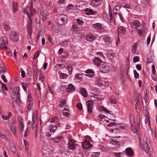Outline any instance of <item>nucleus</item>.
Returning a JSON list of instances; mask_svg holds the SVG:
<instances>
[{
    "mask_svg": "<svg viewBox=\"0 0 157 157\" xmlns=\"http://www.w3.org/2000/svg\"><path fill=\"white\" fill-rule=\"evenodd\" d=\"M75 89L74 86L72 84H70L66 88V91L68 92H71L73 91Z\"/></svg>",
    "mask_w": 157,
    "mask_h": 157,
    "instance_id": "24",
    "label": "nucleus"
},
{
    "mask_svg": "<svg viewBox=\"0 0 157 157\" xmlns=\"http://www.w3.org/2000/svg\"><path fill=\"white\" fill-rule=\"evenodd\" d=\"M137 47L138 45L136 43H135L132 44L131 50L132 54H135V53Z\"/></svg>",
    "mask_w": 157,
    "mask_h": 157,
    "instance_id": "29",
    "label": "nucleus"
},
{
    "mask_svg": "<svg viewBox=\"0 0 157 157\" xmlns=\"http://www.w3.org/2000/svg\"><path fill=\"white\" fill-rule=\"evenodd\" d=\"M14 123V121L12 119H11L9 121V127L10 128L15 126Z\"/></svg>",
    "mask_w": 157,
    "mask_h": 157,
    "instance_id": "41",
    "label": "nucleus"
},
{
    "mask_svg": "<svg viewBox=\"0 0 157 157\" xmlns=\"http://www.w3.org/2000/svg\"><path fill=\"white\" fill-rule=\"evenodd\" d=\"M11 98L13 101H15L19 105L21 104V101L20 98L19 90L18 87H15L13 89L11 95Z\"/></svg>",
    "mask_w": 157,
    "mask_h": 157,
    "instance_id": "2",
    "label": "nucleus"
},
{
    "mask_svg": "<svg viewBox=\"0 0 157 157\" xmlns=\"http://www.w3.org/2000/svg\"><path fill=\"white\" fill-rule=\"evenodd\" d=\"M107 58L109 59H112L115 56V54L114 53H108L106 55Z\"/></svg>",
    "mask_w": 157,
    "mask_h": 157,
    "instance_id": "38",
    "label": "nucleus"
},
{
    "mask_svg": "<svg viewBox=\"0 0 157 157\" xmlns=\"http://www.w3.org/2000/svg\"><path fill=\"white\" fill-rule=\"evenodd\" d=\"M62 138V136H58L54 138H52L51 140L53 143H58L60 141Z\"/></svg>",
    "mask_w": 157,
    "mask_h": 157,
    "instance_id": "25",
    "label": "nucleus"
},
{
    "mask_svg": "<svg viewBox=\"0 0 157 157\" xmlns=\"http://www.w3.org/2000/svg\"><path fill=\"white\" fill-rule=\"evenodd\" d=\"M10 146L12 151L13 152H15L16 151V148L13 142H11L10 144Z\"/></svg>",
    "mask_w": 157,
    "mask_h": 157,
    "instance_id": "35",
    "label": "nucleus"
},
{
    "mask_svg": "<svg viewBox=\"0 0 157 157\" xmlns=\"http://www.w3.org/2000/svg\"><path fill=\"white\" fill-rule=\"evenodd\" d=\"M136 30L138 35L140 36H142L145 33V28L143 25H142L140 26V29H137Z\"/></svg>",
    "mask_w": 157,
    "mask_h": 157,
    "instance_id": "11",
    "label": "nucleus"
},
{
    "mask_svg": "<svg viewBox=\"0 0 157 157\" xmlns=\"http://www.w3.org/2000/svg\"><path fill=\"white\" fill-rule=\"evenodd\" d=\"M6 44H4V43H3V44H1L0 45V46L1 49H2V48H4L5 49H6L7 48V47L6 45Z\"/></svg>",
    "mask_w": 157,
    "mask_h": 157,
    "instance_id": "61",
    "label": "nucleus"
},
{
    "mask_svg": "<svg viewBox=\"0 0 157 157\" xmlns=\"http://www.w3.org/2000/svg\"><path fill=\"white\" fill-rule=\"evenodd\" d=\"M100 110L108 114H109V113L111 112V111L107 110L103 106L100 107Z\"/></svg>",
    "mask_w": 157,
    "mask_h": 157,
    "instance_id": "40",
    "label": "nucleus"
},
{
    "mask_svg": "<svg viewBox=\"0 0 157 157\" xmlns=\"http://www.w3.org/2000/svg\"><path fill=\"white\" fill-rule=\"evenodd\" d=\"M17 121L19 123V124H23V120L21 116H19L17 118Z\"/></svg>",
    "mask_w": 157,
    "mask_h": 157,
    "instance_id": "39",
    "label": "nucleus"
},
{
    "mask_svg": "<svg viewBox=\"0 0 157 157\" xmlns=\"http://www.w3.org/2000/svg\"><path fill=\"white\" fill-rule=\"evenodd\" d=\"M130 118L131 121V129L132 130L134 133H135L138 131V127H136V126H134L133 125V124H134L133 121L134 119L133 117H131Z\"/></svg>",
    "mask_w": 157,
    "mask_h": 157,
    "instance_id": "16",
    "label": "nucleus"
},
{
    "mask_svg": "<svg viewBox=\"0 0 157 157\" xmlns=\"http://www.w3.org/2000/svg\"><path fill=\"white\" fill-rule=\"evenodd\" d=\"M2 41L3 42V43L8 44V41L6 37H3L2 38Z\"/></svg>",
    "mask_w": 157,
    "mask_h": 157,
    "instance_id": "56",
    "label": "nucleus"
},
{
    "mask_svg": "<svg viewBox=\"0 0 157 157\" xmlns=\"http://www.w3.org/2000/svg\"><path fill=\"white\" fill-rule=\"evenodd\" d=\"M66 102V101L65 99H61L58 106L61 108L64 105H65Z\"/></svg>",
    "mask_w": 157,
    "mask_h": 157,
    "instance_id": "30",
    "label": "nucleus"
},
{
    "mask_svg": "<svg viewBox=\"0 0 157 157\" xmlns=\"http://www.w3.org/2000/svg\"><path fill=\"white\" fill-rule=\"evenodd\" d=\"M120 129L125 130L127 128V126L124 123H121L120 124Z\"/></svg>",
    "mask_w": 157,
    "mask_h": 157,
    "instance_id": "43",
    "label": "nucleus"
},
{
    "mask_svg": "<svg viewBox=\"0 0 157 157\" xmlns=\"http://www.w3.org/2000/svg\"><path fill=\"white\" fill-rule=\"evenodd\" d=\"M19 129L20 130L21 132H23V129L24 128V125L23 124H19Z\"/></svg>",
    "mask_w": 157,
    "mask_h": 157,
    "instance_id": "54",
    "label": "nucleus"
},
{
    "mask_svg": "<svg viewBox=\"0 0 157 157\" xmlns=\"http://www.w3.org/2000/svg\"><path fill=\"white\" fill-rule=\"evenodd\" d=\"M86 105L87 106L88 111L89 113H91L92 111L93 107V101L89 100L86 102Z\"/></svg>",
    "mask_w": 157,
    "mask_h": 157,
    "instance_id": "13",
    "label": "nucleus"
},
{
    "mask_svg": "<svg viewBox=\"0 0 157 157\" xmlns=\"http://www.w3.org/2000/svg\"><path fill=\"white\" fill-rule=\"evenodd\" d=\"M68 19L67 17L65 15L61 14L57 18V23L60 25H64L67 23Z\"/></svg>",
    "mask_w": 157,
    "mask_h": 157,
    "instance_id": "4",
    "label": "nucleus"
},
{
    "mask_svg": "<svg viewBox=\"0 0 157 157\" xmlns=\"http://www.w3.org/2000/svg\"><path fill=\"white\" fill-rule=\"evenodd\" d=\"M58 74L59 75V77L61 79L65 78L67 77V74L62 73L60 71L58 72Z\"/></svg>",
    "mask_w": 157,
    "mask_h": 157,
    "instance_id": "33",
    "label": "nucleus"
},
{
    "mask_svg": "<svg viewBox=\"0 0 157 157\" xmlns=\"http://www.w3.org/2000/svg\"><path fill=\"white\" fill-rule=\"evenodd\" d=\"M140 26L141 25L140 23L137 20H133L131 24V27L133 29H137V28L140 27Z\"/></svg>",
    "mask_w": 157,
    "mask_h": 157,
    "instance_id": "9",
    "label": "nucleus"
},
{
    "mask_svg": "<svg viewBox=\"0 0 157 157\" xmlns=\"http://www.w3.org/2000/svg\"><path fill=\"white\" fill-rule=\"evenodd\" d=\"M80 93L84 97L86 98L87 97V92L85 88H81L80 90Z\"/></svg>",
    "mask_w": 157,
    "mask_h": 157,
    "instance_id": "28",
    "label": "nucleus"
},
{
    "mask_svg": "<svg viewBox=\"0 0 157 157\" xmlns=\"http://www.w3.org/2000/svg\"><path fill=\"white\" fill-rule=\"evenodd\" d=\"M67 68L68 69L69 73V74H71L72 73V67L70 65H68L67 67Z\"/></svg>",
    "mask_w": 157,
    "mask_h": 157,
    "instance_id": "49",
    "label": "nucleus"
},
{
    "mask_svg": "<svg viewBox=\"0 0 157 157\" xmlns=\"http://www.w3.org/2000/svg\"><path fill=\"white\" fill-rule=\"evenodd\" d=\"M2 79L3 80L4 82L6 83L7 82V80L5 76L4 75H2L1 76Z\"/></svg>",
    "mask_w": 157,
    "mask_h": 157,
    "instance_id": "63",
    "label": "nucleus"
},
{
    "mask_svg": "<svg viewBox=\"0 0 157 157\" xmlns=\"http://www.w3.org/2000/svg\"><path fill=\"white\" fill-rule=\"evenodd\" d=\"M109 67L105 64H102L100 68V71L101 73H107L109 70Z\"/></svg>",
    "mask_w": 157,
    "mask_h": 157,
    "instance_id": "8",
    "label": "nucleus"
},
{
    "mask_svg": "<svg viewBox=\"0 0 157 157\" xmlns=\"http://www.w3.org/2000/svg\"><path fill=\"white\" fill-rule=\"evenodd\" d=\"M10 128V130L13 133L15 136H16V128L14 126Z\"/></svg>",
    "mask_w": 157,
    "mask_h": 157,
    "instance_id": "47",
    "label": "nucleus"
},
{
    "mask_svg": "<svg viewBox=\"0 0 157 157\" xmlns=\"http://www.w3.org/2000/svg\"><path fill=\"white\" fill-rule=\"evenodd\" d=\"M27 29L29 34V35L30 37H31V36L32 34V28L31 26V25L29 24V25L28 26Z\"/></svg>",
    "mask_w": 157,
    "mask_h": 157,
    "instance_id": "36",
    "label": "nucleus"
},
{
    "mask_svg": "<svg viewBox=\"0 0 157 157\" xmlns=\"http://www.w3.org/2000/svg\"><path fill=\"white\" fill-rule=\"evenodd\" d=\"M71 29L73 33L75 34H78L80 33V31L78 30V25L76 23H74L72 25Z\"/></svg>",
    "mask_w": 157,
    "mask_h": 157,
    "instance_id": "12",
    "label": "nucleus"
},
{
    "mask_svg": "<svg viewBox=\"0 0 157 157\" xmlns=\"http://www.w3.org/2000/svg\"><path fill=\"white\" fill-rule=\"evenodd\" d=\"M76 21L77 23L80 25H82L84 24V21L80 20L79 19H76Z\"/></svg>",
    "mask_w": 157,
    "mask_h": 157,
    "instance_id": "52",
    "label": "nucleus"
},
{
    "mask_svg": "<svg viewBox=\"0 0 157 157\" xmlns=\"http://www.w3.org/2000/svg\"><path fill=\"white\" fill-rule=\"evenodd\" d=\"M103 39L107 44H110L112 42V40L111 38L106 35H105L103 37Z\"/></svg>",
    "mask_w": 157,
    "mask_h": 157,
    "instance_id": "27",
    "label": "nucleus"
},
{
    "mask_svg": "<svg viewBox=\"0 0 157 157\" xmlns=\"http://www.w3.org/2000/svg\"><path fill=\"white\" fill-rule=\"evenodd\" d=\"M58 117H56L52 118L50 121L52 123H56L58 122Z\"/></svg>",
    "mask_w": 157,
    "mask_h": 157,
    "instance_id": "45",
    "label": "nucleus"
},
{
    "mask_svg": "<svg viewBox=\"0 0 157 157\" xmlns=\"http://www.w3.org/2000/svg\"><path fill=\"white\" fill-rule=\"evenodd\" d=\"M105 116L102 115H99L98 117V120L99 121H106L105 119Z\"/></svg>",
    "mask_w": 157,
    "mask_h": 157,
    "instance_id": "37",
    "label": "nucleus"
},
{
    "mask_svg": "<svg viewBox=\"0 0 157 157\" xmlns=\"http://www.w3.org/2000/svg\"><path fill=\"white\" fill-rule=\"evenodd\" d=\"M76 141L73 139H70L69 140V142L68 144V147L70 150L74 151L76 147L77 144H75Z\"/></svg>",
    "mask_w": 157,
    "mask_h": 157,
    "instance_id": "6",
    "label": "nucleus"
},
{
    "mask_svg": "<svg viewBox=\"0 0 157 157\" xmlns=\"http://www.w3.org/2000/svg\"><path fill=\"white\" fill-rule=\"evenodd\" d=\"M51 147L47 145H45L42 148V154L46 157H49L52 154V151L51 150Z\"/></svg>",
    "mask_w": 157,
    "mask_h": 157,
    "instance_id": "5",
    "label": "nucleus"
},
{
    "mask_svg": "<svg viewBox=\"0 0 157 157\" xmlns=\"http://www.w3.org/2000/svg\"><path fill=\"white\" fill-rule=\"evenodd\" d=\"M121 7V6L119 5V6H116L114 7V11H117L118 10H119Z\"/></svg>",
    "mask_w": 157,
    "mask_h": 157,
    "instance_id": "62",
    "label": "nucleus"
},
{
    "mask_svg": "<svg viewBox=\"0 0 157 157\" xmlns=\"http://www.w3.org/2000/svg\"><path fill=\"white\" fill-rule=\"evenodd\" d=\"M33 75L36 76L37 75V70L36 66L35 63L33 65Z\"/></svg>",
    "mask_w": 157,
    "mask_h": 157,
    "instance_id": "32",
    "label": "nucleus"
},
{
    "mask_svg": "<svg viewBox=\"0 0 157 157\" xmlns=\"http://www.w3.org/2000/svg\"><path fill=\"white\" fill-rule=\"evenodd\" d=\"M133 73L135 78H139V74L136 71V70H134Z\"/></svg>",
    "mask_w": 157,
    "mask_h": 157,
    "instance_id": "50",
    "label": "nucleus"
},
{
    "mask_svg": "<svg viewBox=\"0 0 157 157\" xmlns=\"http://www.w3.org/2000/svg\"><path fill=\"white\" fill-rule=\"evenodd\" d=\"M21 85L22 86V87L25 91H26V85H27L26 83H25L24 82H22L21 83Z\"/></svg>",
    "mask_w": 157,
    "mask_h": 157,
    "instance_id": "51",
    "label": "nucleus"
},
{
    "mask_svg": "<svg viewBox=\"0 0 157 157\" xmlns=\"http://www.w3.org/2000/svg\"><path fill=\"white\" fill-rule=\"evenodd\" d=\"M0 137L5 140H7V137L5 134L3 133H0Z\"/></svg>",
    "mask_w": 157,
    "mask_h": 157,
    "instance_id": "58",
    "label": "nucleus"
},
{
    "mask_svg": "<svg viewBox=\"0 0 157 157\" xmlns=\"http://www.w3.org/2000/svg\"><path fill=\"white\" fill-rule=\"evenodd\" d=\"M85 73L87 74H91V73H94V71L92 69H88L85 71Z\"/></svg>",
    "mask_w": 157,
    "mask_h": 157,
    "instance_id": "59",
    "label": "nucleus"
},
{
    "mask_svg": "<svg viewBox=\"0 0 157 157\" xmlns=\"http://www.w3.org/2000/svg\"><path fill=\"white\" fill-rule=\"evenodd\" d=\"M36 12V10L33 7V2H31L29 8L28 7H25L23 10L24 13L26 14L28 17H30L35 14Z\"/></svg>",
    "mask_w": 157,
    "mask_h": 157,
    "instance_id": "3",
    "label": "nucleus"
},
{
    "mask_svg": "<svg viewBox=\"0 0 157 157\" xmlns=\"http://www.w3.org/2000/svg\"><path fill=\"white\" fill-rule=\"evenodd\" d=\"M28 101L30 102H33V100L32 99V95L31 94H29H29L28 96Z\"/></svg>",
    "mask_w": 157,
    "mask_h": 157,
    "instance_id": "48",
    "label": "nucleus"
},
{
    "mask_svg": "<svg viewBox=\"0 0 157 157\" xmlns=\"http://www.w3.org/2000/svg\"><path fill=\"white\" fill-rule=\"evenodd\" d=\"M83 11L86 12L85 13L86 15H94L97 12L96 11H94L88 8L85 9L83 10Z\"/></svg>",
    "mask_w": 157,
    "mask_h": 157,
    "instance_id": "18",
    "label": "nucleus"
},
{
    "mask_svg": "<svg viewBox=\"0 0 157 157\" xmlns=\"http://www.w3.org/2000/svg\"><path fill=\"white\" fill-rule=\"evenodd\" d=\"M77 107L80 110H81L82 109V105L81 103H78L77 105Z\"/></svg>",
    "mask_w": 157,
    "mask_h": 157,
    "instance_id": "55",
    "label": "nucleus"
},
{
    "mask_svg": "<svg viewBox=\"0 0 157 157\" xmlns=\"http://www.w3.org/2000/svg\"><path fill=\"white\" fill-rule=\"evenodd\" d=\"M18 4L17 2L15 1L13 2L12 5L13 12L14 13L17 10Z\"/></svg>",
    "mask_w": 157,
    "mask_h": 157,
    "instance_id": "21",
    "label": "nucleus"
},
{
    "mask_svg": "<svg viewBox=\"0 0 157 157\" xmlns=\"http://www.w3.org/2000/svg\"><path fill=\"white\" fill-rule=\"evenodd\" d=\"M82 75L80 74H78L76 75L75 80L76 82L78 83L82 80Z\"/></svg>",
    "mask_w": 157,
    "mask_h": 157,
    "instance_id": "20",
    "label": "nucleus"
},
{
    "mask_svg": "<svg viewBox=\"0 0 157 157\" xmlns=\"http://www.w3.org/2000/svg\"><path fill=\"white\" fill-rule=\"evenodd\" d=\"M110 100L111 102L113 104H116L117 101L116 98L115 96L112 95L110 97Z\"/></svg>",
    "mask_w": 157,
    "mask_h": 157,
    "instance_id": "31",
    "label": "nucleus"
},
{
    "mask_svg": "<svg viewBox=\"0 0 157 157\" xmlns=\"http://www.w3.org/2000/svg\"><path fill=\"white\" fill-rule=\"evenodd\" d=\"M125 152L127 155L129 157H132L134 154V152L132 148L131 147H128L125 149Z\"/></svg>",
    "mask_w": 157,
    "mask_h": 157,
    "instance_id": "15",
    "label": "nucleus"
},
{
    "mask_svg": "<svg viewBox=\"0 0 157 157\" xmlns=\"http://www.w3.org/2000/svg\"><path fill=\"white\" fill-rule=\"evenodd\" d=\"M3 25L4 29L6 31H7L10 30V27L6 23H4L3 24Z\"/></svg>",
    "mask_w": 157,
    "mask_h": 157,
    "instance_id": "46",
    "label": "nucleus"
},
{
    "mask_svg": "<svg viewBox=\"0 0 157 157\" xmlns=\"http://www.w3.org/2000/svg\"><path fill=\"white\" fill-rule=\"evenodd\" d=\"M94 63L98 67H99L101 63L102 60L100 58L95 57L93 59Z\"/></svg>",
    "mask_w": 157,
    "mask_h": 157,
    "instance_id": "17",
    "label": "nucleus"
},
{
    "mask_svg": "<svg viewBox=\"0 0 157 157\" xmlns=\"http://www.w3.org/2000/svg\"><path fill=\"white\" fill-rule=\"evenodd\" d=\"M10 37L12 41L16 42L19 38L18 33L12 31L10 34Z\"/></svg>",
    "mask_w": 157,
    "mask_h": 157,
    "instance_id": "7",
    "label": "nucleus"
},
{
    "mask_svg": "<svg viewBox=\"0 0 157 157\" xmlns=\"http://www.w3.org/2000/svg\"><path fill=\"white\" fill-rule=\"evenodd\" d=\"M73 6L71 4H69L66 7V10H69L71 9L73 7Z\"/></svg>",
    "mask_w": 157,
    "mask_h": 157,
    "instance_id": "60",
    "label": "nucleus"
},
{
    "mask_svg": "<svg viewBox=\"0 0 157 157\" xmlns=\"http://www.w3.org/2000/svg\"><path fill=\"white\" fill-rule=\"evenodd\" d=\"M36 118L37 119V117L36 114L33 113L32 116V127L33 128H34L36 125L35 120Z\"/></svg>",
    "mask_w": 157,
    "mask_h": 157,
    "instance_id": "22",
    "label": "nucleus"
},
{
    "mask_svg": "<svg viewBox=\"0 0 157 157\" xmlns=\"http://www.w3.org/2000/svg\"><path fill=\"white\" fill-rule=\"evenodd\" d=\"M33 102L29 103V104L27 107L28 109L29 110H31L33 108Z\"/></svg>",
    "mask_w": 157,
    "mask_h": 157,
    "instance_id": "57",
    "label": "nucleus"
},
{
    "mask_svg": "<svg viewBox=\"0 0 157 157\" xmlns=\"http://www.w3.org/2000/svg\"><path fill=\"white\" fill-rule=\"evenodd\" d=\"M92 27L97 30H101L102 29V24L99 23H96L92 25Z\"/></svg>",
    "mask_w": 157,
    "mask_h": 157,
    "instance_id": "23",
    "label": "nucleus"
},
{
    "mask_svg": "<svg viewBox=\"0 0 157 157\" xmlns=\"http://www.w3.org/2000/svg\"><path fill=\"white\" fill-rule=\"evenodd\" d=\"M139 60V58L138 56H136L133 58V61L134 63L138 61Z\"/></svg>",
    "mask_w": 157,
    "mask_h": 157,
    "instance_id": "64",
    "label": "nucleus"
},
{
    "mask_svg": "<svg viewBox=\"0 0 157 157\" xmlns=\"http://www.w3.org/2000/svg\"><path fill=\"white\" fill-rule=\"evenodd\" d=\"M57 128L56 126H52L50 128V133H51V134L53 135L57 129Z\"/></svg>",
    "mask_w": 157,
    "mask_h": 157,
    "instance_id": "34",
    "label": "nucleus"
},
{
    "mask_svg": "<svg viewBox=\"0 0 157 157\" xmlns=\"http://www.w3.org/2000/svg\"><path fill=\"white\" fill-rule=\"evenodd\" d=\"M99 155V152H94L93 153L91 156L92 157H98Z\"/></svg>",
    "mask_w": 157,
    "mask_h": 157,
    "instance_id": "53",
    "label": "nucleus"
},
{
    "mask_svg": "<svg viewBox=\"0 0 157 157\" xmlns=\"http://www.w3.org/2000/svg\"><path fill=\"white\" fill-rule=\"evenodd\" d=\"M96 37L92 34L88 35L86 37V39L87 41H91L95 40Z\"/></svg>",
    "mask_w": 157,
    "mask_h": 157,
    "instance_id": "19",
    "label": "nucleus"
},
{
    "mask_svg": "<svg viewBox=\"0 0 157 157\" xmlns=\"http://www.w3.org/2000/svg\"><path fill=\"white\" fill-rule=\"evenodd\" d=\"M123 7L126 9L127 10L128 12H130L131 11V9L130 8V5L128 4H126V5H124Z\"/></svg>",
    "mask_w": 157,
    "mask_h": 157,
    "instance_id": "44",
    "label": "nucleus"
},
{
    "mask_svg": "<svg viewBox=\"0 0 157 157\" xmlns=\"http://www.w3.org/2000/svg\"><path fill=\"white\" fill-rule=\"evenodd\" d=\"M92 147V145L89 141H88L86 140H85L82 144V147L84 149H87L91 147Z\"/></svg>",
    "mask_w": 157,
    "mask_h": 157,
    "instance_id": "10",
    "label": "nucleus"
},
{
    "mask_svg": "<svg viewBox=\"0 0 157 157\" xmlns=\"http://www.w3.org/2000/svg\"><path fill=\"white\" fill-rule=\"evenodd\" d=\"M118 33L121 34H124L126 33V28L123 26H120L117 29Z\"/></svg>",
    "mask_w": 157,
    "mask_h": 157,
    "instance_id": "26",
    "label": "nucleus"
},
{
    "mask_svg": "<svg viewBox=\"0 0 157 157\" xmlns=\"http://www.w3.org/2000/svg\"><path fill=\"white\" fill-rule=\"evenodd\" d=\"M139 141L140 149H142L143 148L146 152H147L150 154L152 149L151 145L150 139L146 136L144 137L143 147L141 145L140 139H139ZM149 155L150 157H152L150 154Z\"/></svg>",
    "mask_w": 157,
    "mask_h": 157,
    "instance_id": "1",
    "label": "nucleus"
},
{
    "mask_svg": "<svg viewBox=\"0 0 157 157\" xmlns=\"http://www.w3.org/2000/svg\"><path fill=\"white\" fill-rule=\"evenodd\" d=\"M101 0H93L90 3V5L94 7L98 6L101 4Z\"/></svg>",
    "mask_w": 157,
    "mask_h": 157,
    "instance_id": "14",
    "label": "nucleus"
},
{
    "mask_svg": "<svg viewBox=\"0 0 157 157\" xmlns=\"http://www.w3.org/2000/svg\"><path fill=\"white\" fill-rule=\"evenodd\" d=\"M148 112H147V113H146V114L147 117L146 119H145V122L146 124H147L148 123V125H150V119L149 117H148Z\"/></svg>",
    "mask_w": 157,
    "mask_h": 157,
    "instance_id": "42",
    "label": "nucleus"
}]
</instances>
